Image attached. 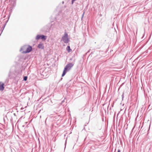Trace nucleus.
I'll return each mask as SVG.
<instances>
[{"instance_id":"nucleus-10","label":"nucleus","mask_w":152,"mask_h":152,"mask_svg":"<svg viewBox=\"0 0 152 152\" xmlns=\"http://www.w3.org/2000/svg\"><path fill=\"white\" fill-rule=\"evenodd\" d=\"M75 0H72V4H73L74 2L75 1Z\"/></svg>"},{"instance_id":"nucleus-5","label":"nucleus","mask_w":152,"mask_h":152,"mask_svg":"<svg viewBox=\"0 0 152 152\" xmlns=\"http://www.w3.org/2000/svg\"><path fill=\"white\" fill-rule=\"evenodd\" d=\"M4 84L0 82V91H3L4 89Z\"/></svg>"},{"instance_id":"nucleus-7","label":"nucleus","mask_w":152,"mask_h":152,"mask_svg":"<svg viewBox=\"0 0 152 152\" xmlns=\"http://www.w3.org/2000/svg\"><path fill=\"white\" fill-rule=\"evenodd\" d=\"M47 37L43 35H41V39L45 40L46 39Z\"/></svg>"},{"instance_id":"nucleus-4","label":"nucleus","mask_w":152,"mask_h":152,"mask_svg":"<svg viewBox=\"0 0 152 152\" xmlns=\"http://www.w3.org/2000/svg\"><path fill=\"white\" fill-rule=\"evenodd\" d=\"M37 47L39 49H43L44 48V47L43 44L40 43L38 45Z\"/></svg>"},{"instance_id":"nucleus-9","label":"nucleus","mask_w":152,"mask_h":152,"mask_svg":"<svg viewBox=\"0 0 152 152\" xmlns=\"http://www.w3.org/2000/svg\"><path fill=\"white\" fill-rule=\"evenodd\" d=\"M27 77L26 76H25L24 77V78H23V80H24L25 81H26V80H27Z\"/></svg>"},{"instance_id":"nucleus-1","label":"nucleus","mask_w":152,"mask_h":152,"mask_svg":"<svg viewBox=\"0 0 152 152\" xmlns=\"http://www.w3.org/2000/svg\"><path fill=\"white\" fill-rule=\"evenodd\" d=\"M74 65V63H70L67 64L64 68L62 76L63 77L64 76L67 72L70 70Z\"/></svg>"},{"instance_id":"nucleus-11","label":"nucleus","mask_w":152,"mask_h":152,"mask_svg":"<svg viewBox=\"0 0 152 152\" xmlns=\"http://www.w3.org/2000/svg\"><path fill=\"white\" fill-rule=\"evenodd\" d=\"M122 99L123 100V98L124 97V93H123L122 95Z\"/></svg>"},{"instance_id":"nucleus-13","label":"nucleus","mask_w":152,"mask_h":152,"mask_svg":"<svg viewBox=\"0 0 152 152\" xmlns=\"http://www.w3.org/2000/svg\"><path fill=\"white\" fill-rule=\"evenodd\" d=\"M84 13V12L83 13V15H82V18H83V16Z\"/></svg>"},{"instance_id":"nucleus-12","label":"nucleus","mask_w":152,"mask_h":152,"mask_svg":"<svg viewBox=\"0 0 152 152\" xmlns=\"http://www.w3.org/2000/svg\"><path fill=\"white\" fill-rule=\"evenodd\" d=\"M118 152H121V150L120 149L118 150Z\"/></svg>"},{"instance_id":"nucleus-8","label":"nucleus","mask_w":152,"mask_h":152,"mask_svg":"<svg viewBox=\"0 0 152 152\" xmlns=\"http://www.w3.org/2000/svg\"><path fill=\"white\" fill-rule=\"evenodd\" d=\"M41 39V35H38L36 37V39L37 40H38Z\"/></svg>"},{"instance_id":"nucleus-3","label":"nucleus","mask_w":152,"mask_h":152,"mask_svg":"<svg viewBox=\"0 0 152 152\" xmlns=\"http://www.w3.org/2000/svg\"><path fill=\"white\" fill-rule=\"evenodd\" d=\"M62 40L65 43H67L69 41L68 35L66 32L64 33V35L62 37Z\"/></svg>"},{"instance_id":"nucleus-6","label":"nucleus","mask_w":152,"mask_h":152,"mask_svg":"<svg viewBox=\"0 0 152 152\" xmlns=\"http://www.w3.org/2000/svg\"><path fill=\"white\" fill-rule=\"evenodd\" d=\"M66 49L68 53L72 51L69 46H68L66 48Z\"/></svg>"},{"instance_id":"nucleus-2","label":"nucleus","mask_w":152,"mask_h":152,"mask_svg":"<svg viewBox=\"0 0 152 152\" xmlns=\"http://www.w3.org/2000/svg\"><path fill=\"white\" fill-rule=\"evenodd\" d=\"M26 49V51H23L22 52V53H26L30 52L32 50V47L29 45H24L22 48H21L20 51H21L23 50Z\"/></svg>"}]
</instances>
